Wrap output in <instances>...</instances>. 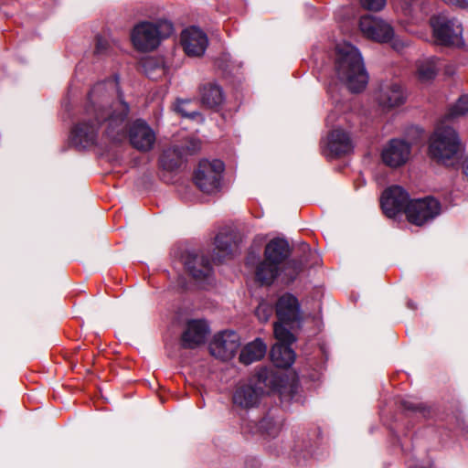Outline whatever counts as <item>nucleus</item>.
<instances>
[{"mask_svg":"<svg viewBox=\"0 0 468 468\" xmlns=\"http://www.w3.org/2000/svg\"><path fill=\"white\" fill-rule=\"evenodd\" d=\"M112 81L94 85L89 93L86 112L90 121L79 123L72 131V143L81 148L99 140L119 143L126 137L129 105L121 96H114Z\"/></svg>","mask_w":468,"mask_h":468,"instance_id":"f257e3e1","label":"nucleus"},{"mask_svg":"<svg viewBox=\"0 0 468 468\" xmlns=\"http://www.w3.org/2000/svg\"><path fill=\"white\" fill-rule=\"evenodd\" d=\"M335 71L352 92L362 91L368 82L361 54L347 42L339 43L335 48Z\"/></svg>","mask_w":468,"mask_h":468,"instance_id":"f03ea898","label":"nucleus"},{"mask_svg":"<svg viewBox=\"0 0 468 468\" xmlns=\"http://www.w3.org/2000/svg\"><path fill=\"white\" fill-rule=\"evenodd\" d=\"M461 141L450 126H438L429 139V155L439 164L451 166L458 161Z\"/></svg>","mask_w":468,"mask_h":468,"instance_id":"7ed1b4c3","label":"nucleus"},{"mask_svg":"<svg viewBox=\"0 0 468 468\" xmlns=\"http://www.w3.org/2000/svg\"><path fill=\"white\" fill-rule=\"evenodd\" d=\"M173 32V24L168 20L146 21L133 27L131 37L136 49L151 51L155 49L163 39L169 37Z\"/></svg>","mask_w":468,"mask_h":468,"instance_id":"20e7f679","label":"nucleus"},{"mask_svg":"<svg viewBox=\"0 0 468 468\" xmlns=\"http://www.w3.org/2000/svg\"><path fill=\"white\" fill-rule=\"evenodd\" d=\"M263 387L271 389L277 388L275 377L267 367H261L257 372L255 384L249 383L237 388L233 395V403L243 409L256 407L263 395Z\"/></svg>","mask_w":468,"mask_h":468,"instance_id":"39448f33","label":"nucleus"},{"mask_svg":"<svg viewBox=\"0 0 468 468\" xmlns=\"http://www.w3.org/2000/svg\"><path fill=\"white\" fill-rule=\"evenodd\" d=\"M224 164L220 160H202L195 172L197 187L206 194H214L220 188Z\"/></svg>","mask_w":468,"mask_h":468,"instance_id":"423d86ee","label":"nucleus"},{"mask_svg":"<svg viewBox=\"0 0 468 468\" xmlns=\"http://www.w3.org/2000/svg\"><path fill=\"white\" fill-rule=\"evenodd\" d=\"M273 333L278 343L271 349V359L277 367H289L295 360V353L289 346L295 337L289 329L279 324H274Z\"/></svg>","mask_w":468,"mask_h":468,"instance_id":"0eeeda50","label":"nucleus"},{"mask_svg":"<svg viewBox=\"0 0 468 468\" xmlns=\"http://www.w3.org/2000/svg\"><path fill=\"white\" fill-rule=\"evenodd\" d=\"M440 213V202L431 197L410 201L406 209L409 221L417 226H422L428 221L432 220Z\"/></svg>","mask_w":468,"mask_h":468,"instance_id":"6e6552de","label":"nucleus"},{"mask_svg":"<svg viewBox=\"0 0 468 468\" xmlns=\"http://www.w3.org/2000/svg\"><path fill=\"white\" fill-rule=\"evenodd\" d=\"M359 29L365 37L378 43L389 42L394 37V30L391 25L371 15L360 17Z\"/></svg>","mask_w":468,"mask_h":468,"instance_id":"1a4fd4ad","label":"nucleus"},{"mask_svg":"<svg viewBox=\"0 0 468 468\" xmlns=\"http://www.w3.org/2000/svg\"><path fill=\"white\" fill-rule=\"evenodd\" d=\"M436 39L441 45H455L461 41L462 25L456 19L439 16L431 19Z\"/></svg>","mask_w":468,"mask_h":468,"instance_id":"9d476101","label":"nucleus"},{"mask_svg":"<svg viewBox=\"0 0 468 468\" xmlns=\"http://www.w3.org/2000/svg\"><path fill=\"white\" fill-rule=\"evenodd\" d=\"M406 98L402 86L394 81L381 83L375 93V100L383 111L401 106L405 103Z\"/></svg>","mask_w":468,"mask_h":468,"instance_id":"9b49d317","label":"nucleus"},{"mask_svg":"<svg viewBox=\"0 0 468 468\" xmlns=\"http://www.w3.org/2000/svg\"><path fill=\"white\" fill-rule=\"evenodd\" d=\"M240 346L239 336L234 331L216 335L209 344L210 354L221 360L233 357Z\"/></svg>","mask_w":468,"mask_h":468,"instance_id":"f8f14e48","label":"nucleus"},{"mask_svg":"<svg viewBox=\"0 0 468 468\" xmlns=\"http://www.w3.org/2000/svg\"><path fill=\"white\" fill-rule=\"evenodd\" d=\"M354 148L349 133L342 129L333 130L327 136L323 154L327 158L348 154Z\"/></svg>","mask_w":468,"mask_h":468,"instance_id":"ddd939ff","label":"nucleus"},{"mask_svg":"<svg viewBox=\"0 0 468 468\" xmlns=\"http://www.w3.org/2000/svg\"><path fill=\"white\" fill-rule=\"evenodd\" d=\"M276 314L279 319L275 324L285 327L297 323L302 318L300 303L298 299L291 293H284L279 297L275 306Z\"/></svg>","mask_w":468,"mask_h":468,"instance_id":"4468645a","label":"nucleus"},{"mask_svg":"<svg viewBox=\"0 0 468 468\" xmlns=\"http://www.w3.org/2000/svg\"><path fill=\"white\" fill-rule=\"evenodd\" d=\"M381 207L388 218H395L397 214L407 209L409 196L407 192L399 186H393L382 194Z\"/></svg>","mask_w":468,"mask_h":468,"instance_id":"2eb2a0df","label":"nucleus"},{"mask_svg":"<svg viewBox=\"0 0 468 468\" xmlns=\"http://www.w3.org/2000/svg\"><path fill=\"white\" fill-rule=\"evenodd\" d=\"M181 45L187 56L201 57L207 48L208 39L200 28L190 27L182 31Z\"/></svg>","mask_w":468,"mask_h":468,"instance_id":"dca6fc26","label":"nucleus"},{"mask_svg":"<svg viewBox=\"0 0 468 468\" xmlns=\"http://www.w3.org/2000/svg\"><path fill=\"white\" fill-rule=\"evenodd\" d=\"M200 149V141L191 138L182 147L174 146L165 150L160 159L164 169L174 170L177 168L185 155L194 154Z\"/></svg>","mask_w":468,"mask_h":468,"instance_id":"f3484780","label":"nucleus"},{"mask_svg":"<svg viewBox=\"0 0 468 468\" xmlns=\"http://www.w3.org/2000/svg\"><path fill=\"white\" fill-rule=\"evenodd\" d=\"M410 155V145L402 140H390L382 149L381 158L385 165L399 167L406 164Z\"/></svg>","mask_w":468,"mask_h":468,"instance_id":"a211bd4d","label":"nucleus"},{"mask_svg":"<svg viewBox=\"0 0 468 468\" xmlns=\"http://www.w3.org/2000/svg\"><path fill=\"white\" fill-rule=\"evenodd\" d=\"M129 138L131 144L141 152L150 151L155 143V133L144 121H135L130 128Z\"/></svg>","mask_w":468,"mask_h":468,"instance_id":"6ab92c4d","label":"nucleus"},{"mask_svg":"<svg viewBox=\"0 0 468 468\" xmlns=\"http://www.w3.org/2000/svg\"><path fill=\"white\" fill-rule=\"evenodd\" d=\"M208 334V326L203 320H191L182 334L181 346L184 348H196L202 345Z\"/></svg>","mask_w":468,"mask_h":468,"instance_id":"aec40b11","label":"nucleus"},{"mask_svg":"<svg viewBox=\"0 0 468 468\" xmlns=\"http://www.w3.org/2000/svg\"><path fill=\"white\" fill-rule=\"evenodd\" d=\"M291 253L290 245L284 239H273L265 247L264 258L272 263L281 264L289 257Z\"/></svg>","mask_w":468,"mask_h":468,"instance_id":"412c9836","label":"nucleus"},{"mask_svg":"<svg viewBox=\"0 0 468 468\" xmlns=\"http://www.w3.org/2000/svg\"><path fill=\"white\" fill-rule=\"evenodd\" d=\"M187 271L197 280L208 277L211 273V264L204 256L188 253L185 260Z\"/></svg>","mask_w":468,"mask_h":468,"instance_id":"4be33fe9","label":"nucleus"},{"mask_svg":"<svg viewBox=\"0 0 468 468\" xmlns=\"http://www.w3.org/2000/svg\"><path fill=\"white\" fill-rule=\"evenodd\" d=\"M267 346L261 339L256 338L242 348L239 355V360L245 365H250L261 360L265 356Z\"/></svg>","mask_w":468,"mask_h":468,"instance_id":"5701e85b","label":"nucleus"},{"mask_svg":"<svg viewBox=\"0 0 468 468\" xmlns=\"http://www.w3.org/2000/svg\"><path fill=\"white\" fill-rule=\"evenodd\" d=\"M200 97L202 103L209 108L220 105L224 100L221 87L213 82L206 83L200 88Z\"/></svg>","mask_w":468,"mask_h":468,"instance_id":"b1692460","label":"nucleus"},{"mask_svg":"<svg viewBox=\"0 0 468 468\" xmlns=\"http://www.w3.org/2000/svg\"><path fill=\"white\" fill-rule=\"evenodd\" d=\"M280 267L271 261L264 259L256 268L255 277L256 281L261 285H271L278 277Z\"/></svg>","mask_w":468,"mask_h":468,"instance_id":"393cba45","label":"nucleus"},{"mask_svg":"<svg viewBox=\"0 0 468 468\" xmlns=\"http://www.w3.org/2000/svg\"><path fill=\"white\" fill-rule=\"evenodd\" d=\"M439 70V61L434 58L419 60L416 65V75L421 83L432 80Z\"/></svg>","mask_w":468,"mask_h":468,"instance_id":"a878e982","label":"nucleus"},{"mask_svg":"<svg viewBox=\"0 0 468 468\" xmlns=\"http://www.w3.org/2000/svg\"><path fill=\"white\" fill-rule=\"evenodd\" d=\"M143 68L150 79H157L165 74V69L162 58H147L143 61Z\"/></svg>","mask_w":468,"mask_h":468,"instance_id":"bb28decb","label":"nucleus"},{"mask_svg":"<svg viewBox=\"0 0 468 468\" xmlns=\"http://www.w3.org/2000/svg\"><path fill=\"white\" fill-rule=\"evenodd\" d=\"M306 260H304V262ZM303 265V260L301 261V262H297L295 261H291L286 263L283 271H284V278L286 279L287 282H293L298 274L302 271Z\"/></svg>","mask_w":468,"mask_h":468,"instance_id":"cd10ccee","label":"nucleus"},{"mask_svg":"<svg viewBox=\"0 0 468 468\" xmlns=\"http://www.w3.org/2000/svg\"><path fill=\"white\" fill-rule=\"evenodd\" d=\"M281 427V422L273 421L270 417L262 419L260 422V430L272 437L278 434Z\"/></svg>","mask_w":468,"mask_h":468,"instance_id":"c85d7f7f","label":"nucleus"},{"mask_svg":"<svg viewBox=\"0 0 468 468\" xmlns=\"http://www.w3.org/2000/svg\"><path fill=\"white\" fill-rule=\"evenodd\" d=\"M468 114V95H463L450 111V117Z\"/></svg>","mask_w":468,"mask_h":468,"instance_id":"c756f323","label":"nucleus"},{"mask_svg":"<svg viewBox=\"0 0 468 468\" xmlns=\"http://www.w3.org/2000/svg\"><path fill=\"white\" fill-rule=\"evenodd\" d=\"M273 312L272 306L268 303H261L255 310V314L258 319L265 323L271 316Z\"/></svg>","mask_w":468,"mask_h":468,"instance_id":"7c9ffc66","label":"nucleus"},{"mask_svg":"<svg viewBox=\"0 0 468 468\" xmlns=\"http://www.w3.org/2000/svg\"><path fill=\"white\" fill-rule=\"evenodd\" d=\"M189 104H190V101L179 100V101H177L175 109L182 116L194 119L196 116L199 115V113L197 111H189L188 110Z\"/></svg>","mask_w":468,"mask_h":468,"instance_id":"2f4dec72","label":"nucleus"},{"mask_svg":"<svg viewBox=\"0 0 468 468\" xmlns=\"http://www.w3.org/2000/svg\"><path fill=\"white\" fill-rule=\"evenodd\" d=\"M215 243L217 249L223 252L225 255H228L230 253V244L229 242V238L224 235H218L215 239Z\"/></svg>","mask_w":468,"mask_h":468,"instance_id":"473e14b6","label":"nucleus"},{"mask_svg":"<svg viewBox=\"0 0 468 468\" xmlns=\"http://www.w3.org/2000/svg\"><path fill=\"white\" fill-rule=\"evenodd\" d=\"M363 8L371 11H379L385 5L386 0H359Z\"/></svg>","mask_w":468,"mask_h":468,"instance_id":"72a5a7b5","label":"nucleus"},{"mask_svg":"<svg viewBox=\"0 0 468 468\" xmlns=\"http://www.w3.org/2000/svg\"><path fill=\"white\" fill-rule=\"evenodd\" d=\"M107 48H108V42L105 39L101 38V37H98L97 41H96L95 52L98 53V54H101Z\"/></svg>","mask_w":468,"mask_h":468,"instance_id":"f704fd0d","label":"nucleus"},{"mask_svg":"<svg viewBox=\"0 0 468 468\" xmlns=\"http://www.w3.org/2000/svg\"><path fill=\"white\" fill-rule=\"evenodd\" d=\"M445 2L462 7L466 8L468 7V0H444Z\"/></svg>","mask_w":468,"mask_h":468,"instance_id":"c9c22d12","label":"nucleus"},{"mask_svg":"<svg viewBox=\"0 0 468 468\" xmlns=\"http://www.w3.org/2000/svg\"><path fill=\"white\" fill-rule=\"evenodd\" d=\"M462 166L463 173L468 176V155L463 159Z\"/></svg>","mask_w":468,"mask_h":468,"instance_id":"e433bc0d","label":"nucleus"},{"mask_svg":"<svg viewBox=\"0 0 468 468\" xmlns=\"http://www.w3.org/2000/svg\"><path fill=\"white\" fill-rule=\"evenodd\" d=\"M335 115H334L333 113H330V114L326 117V120H325V121H326V123H327L328 125H330V124H333V122H335Z\"/></svg>","mask_w":468,"mask_h":468,"instance_id":"4c0bfd02","label":"nucleus"},{"mask_svg":"<svg viewBox=\"0 0 468 468\" xmlns=\"http://www.w3.org/2000/svg\"><path fill=\"white\" fill-rule=\"evenodd\" d=\"M404 407L406 409L412 410H415L417 409L416 407H413V406L408 404V402H404Z\"/></svg>","mask_w":468,"mask_h":468,"instance_id":"58836bf2","label":"nucleus"},{"mask_svg":"<svg viewBox=\"0 0 468 468\" xmlns=\"http://www.w3.org/2000/svg\"><path fill=\"white\" fill-rule=\"evenodd\" d=\"M402 47H403V45H402V44H398V43H397V41H395V42L393 43V48H394L395 49H399V48H402Z\"/></svg>","mask_w":468,"mask_h":468,"instance_id":"ea45409f","label":"nucleus"},{"mask_svg":"<svg viewBox=\"0 0 468 468\" xmlns=\"http://www.w3.org/2000/svg\"><path fill=\"white\" fill-rule=\"evenodd\" d=\"M303 252H305L307 250H310L309 246L307 244H303Z\"/></svg>","mask_w":468,"mask_h":468,"instance_id":"a19ab883","label":"nucleus"},{"mask_svg":"<svg viewBox=\"0 0 468 468\" xmlns=\"http://www.w3.org/2000/svg\"><path fill=\"white\" fill-rule=\"evenodd\" d=\"M404 11H405V14H406V15H410V13H411V8H410V7L408 8V7H407V8H405V9H404Z\"/></svg>","mask_w":468,"mask_h":468,"instance_id":"79ce46f5","label":"nucleus"}]
</instances>
